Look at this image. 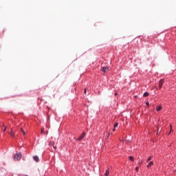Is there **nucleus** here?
<instances>
[{"instance_id": "obj_15", "label": "nucleus", "mask_w": 176, "mask_h": 176, "mask_svg": "<svg viewBox=\"0 0 176 176\" xmlns=\"http://www.w3.org/2000/svg\"><path fill=\"white\" fill-rule=\"evenodd\" d=\"M119 126V123L116 122L114 124V127H118Z\"/></svg>"}, {"instance_id": "obj_20", "label": "nucleus", "mask_w": 176, "mask_h": 176, "mask_svg": "<svg viewBox=\"0 0 176 176\" xmlns=\"http://www.w3.org/2000/svg\"><path fill=\"white\" fill-rule=\"evenodd\" d=\"M138 169H139V168H138V166H137V167L135 168L136 171H138Z\"/></svg>"}, {"instance_id": "obj_1", "label": "nucleus", "mask_w": 176, "mask_h": 176, "mask_svg": "<svg viewBox=\"0 0 176 176\" xmlns=\"http://www.w3.org/2000/svg\"><path fill=\"white\" fill-rule=\"evenodd\" d=\"M23 156V155L21 154V153H17L14 156V160L15 161H19L20 160V159H21V157Z\"/></svg>"}, {"instance_id": "obj_5", "label": "nucleus", "mask_w": 176, "mask_h": 176, "mask_svg": "<svg viewBox=\"0 0 176 176\" xmlns=\"http://www.w3.org/2000/svg\"><path fill=\"white\" fill-rule=\"evenodd\" d=\"M109 67H103L102 69V72H104L105 74V72H107V71H108Z\"/></svg>"}, {"instance_id": "obj_8", "label": "nucleus", "mask_w": 176, "mask_h": 176, "mask_svg": "<svg viewBox=\"0 0 176 176\" xmlns=\"http://www.w3.org/2000/svg\"><path fill=\"white\" fill-rule=\"evenodd\" d=\"M148 96H149V93H148V92H144L143 94L144 97H148Z\"/></svg>"}, {"instance_id": "obj_11", "label": "nucleus", "mask_w": 176, "mask_h": 176, "mask_svg": "<svg viewBox=\"0 0 176 176\" xmlns=\"http://www.w3.org/2000/svg\"><path fill=\"white\" fill-rule=\"evenodd\" d=\"M104 174L106 176H108L109 175V170H107Z\"/></svg>"}, {"instance_id": "obj_17", "label": "nucleus", "mask_w": 176, "mask_h": 176, "mask_svg": "<svg viewBox=\"0 0 176 176\" xmlns=\"http://www.w3.org/2000/svg\"><path fill=\"white\" fill-rule=\"evenodd\" d=\"M45 133V131H43V129L41 130V134H44Z\"/></svg>"}, {"instance_id": "obj_25", "label": "nucleus", "mask_w": 176, "mask_h": 176, "mask_svg": "<svg viewBox=\"0 0 176 176\" xmlns=\"http://www.w3.org/2000/svg\"><path fill=\"white\" fill-rule=\"evenodd\" d=\"M170 130H171V125H170Z\"/></svg>"}, {"instance_id": "obj_12", "label": "nucleus", "mask_w": 176, "mask_h": 176, "mask_svg": "<svg viewBox=\"0 0 176 176\" xmlns=\"http://www.w3.org/2000/svg\"><path fill=\"white\" fill-rule=\"evenodd\" d=\"M162 110V106H159L158 107H157V111H161Z\"/></svg>"}, {"instance_id": "obj_10", "label": "nucleus", "mask_w": 176, "mask_h": 176, "mask_svg": "<svg viewBox=\"0 0 176 176\" xmlns=\"http://www.w3.org/2000/svg\"><path fill=\"white\" fill-rule=\"evenodd\" d=\"M129 160H130L131 162H134V157H133V156H129Z\"/></svg>"}, {"instance_id": "obj_13", "label": "nucleus", "mask_w": 176, "mask_h": 176, "mask_svg": "<svg viewBox=\"0 0 176 176\" xmlns=\"http://www.w3.org/2000/svg\"><path fill=\"white\" fill-rule=\"evenodd\" d=\"M151 160H152V157H148L146 160V162L148 163V162H151Z\"/></svg>"}, {"instance_id": "obj_21", "label": "nucleus", "mask_w": 176, "mask_h": 176, "mask_svg": "<svg viewBox=\"0 0 176 176\" xmlns=\"http://www.w3.org/2000/svg\"><path fill=\"white\" fill-rule=\"evenodd\" d=\"M84 93H85V94H86V93H87V90H86V89H85V90H84Z\"/></svg>"}, {"instance_id": "obj_6", "label": "nucleus", "mask_w": 176, "mask_h": 176, "mask_svg": "<svg viewBox=\"0 0 176 176\" xmlns=\"http://www.w3.org/2000/svg\"><path fill=\"white\" fill-rule=\"evenodd\" d=\"M153 166V161L150 162L146 166L147 168H149V167H152Z\"/></svg>"}, {"instance_id": "obj_2", "label": "nucleus", "mask_w": 176, "mask_h": 176, "mask_svg": "<svg viewBox=\"0 0 176 176\" xmlns=\"http://www.w3.org/2000/svg\"><path fill=\"white\" fill-rule=\"evenodd\" d=\"M85 135H86V133L84 132L82 133L80 137L77 139V141H81L83 138H85Z\"/></svg>"}, {"instance_id": "obj_4", "label": "nucleus", "mask_w": 176, "mask_h": 176, "mask_svg": "<svg viewBox=\"0 0 176 176\" xmlns=\"http://www.w3.org/2000/svg\"><path fill=\"white\" fill-rule=\"evenodd\" d=\"M164 80H160V82H159V87L160 89H162V86H163V83H164Z\"/></svg>"}, {"instance_id": "obj_18", "label": "nucleus", "mask_w": 176, "mask_h": 176, "mask_svg": "<svg viewBox=\"0 0 176 176\" xmlns=\"http://www.w3.org/2000/svg\"><path fill=\"white\" fill-rule=\"evenodd\" d=\"M45 134H46V135H47V134H49V131H45Z\"/></svg>"}, {"instance_id": "obj_3", "label": "nucleus", "mask_w": 176, "mask_h": 176, "mask_svg": "<svg viewBox=\"0 0 176 176\" xmlns=\"http://www.w3.org/2000/svg\"><path fill=\"white\" fill-rule=\"evenodd\" d=\"M33 160H34V162H36V163H38V162H39V157H38V155L34 156Z\"/></svg>"}, {"instance_id": "obj_14", "label": "nucleus", "mask_w": 176, "mask_h": 176, "mask_svg": "<svg viewBox=\"0 0 176 176\" xmlns=\"http://www.w3.org/2000/svg\"><path fill=\"white\" fill-rule=\"evenodd\" d=\"M21 131H22L23 135H25V131H24L22 128L21 129Z\"/></svg>"}, {"instance_id": "obj_16", "label": "nucleus", "mask_w": 176, "mask_h": 176, "mask_svg": "<svg viewBox=\"0 0 176 176\" xmlns=\"http://www.w3.org/2000/svg\"><path fill=\"white\" fill-rule=\"evenodd\" d=\"M53 148L54 149H57V146H54V144H53Z\"/></svg>"}, {"instance_id": "obj_9", "label": "nucleus", "mask_w": 176, "mask_h": 176, "mask_svg": "<svg viewBox=\"0 0 176 176\" xmlns=\"http://www.w3.org/2000/svg\"><path fill=\"white\" fill-rule=\"evenodd\" d=\"M2 127H3V131H4V132L6 131V129H7L6 126H5V124H3Z\"/></svg>"}, {"instance_id": "obj_19", "label": "nucleus", "mask_w": 176, "mask_h": 176, "mask_svg": "<svg viewBox=\"0 0 176 176\" xmlns=\"http://www.w3.org/2000/svg\"><path fill=\"white\" fill-rule=\"evenodd\" d=\"M146 104L148 107V105H149V102H146Z\"/></svg>"}, {"instance_id": "obj_7", "label": "nucleus", "mask_w": 176, "mask_h": 176, "mask_svg": "<svg viewBox=\"0 0 176 176\" xmlns=\"http://www.w3.org/2000/svg\"><path fill=\"white\" fill-rule=\"evenodd\" d=\"M10 135H11V137H12L13 138H14V133H13V129H11V132H9Z\"/></svg>"}, {"instance_id": "obj_23", "label": "nucleus", "mask_w": 176, "mask_h": 176, "mask_svg": "<svg viewBox=\"0 0 176 176\" xmlns=\"http://www.w3.org/2000/svg\"><path fill=\"white\" fill-rule=\"evenodd\" d=\"M115 96H118V93H115Z\"/></svg>"}, {"instance_id": "obj_24", "label": "nucleus", "mask_w": 176, "mask_h": 176, "mask_svg": "<svg viewBox=\"0 0 176 176\" xmlns=\"http://www.w3.org/2000/svg\"><path fill=\"white\" fill-rule=\"evenodd\" d=\"M142 163V161L140 162V164Z\"/></svg>"}, {"instance_id": "obj_22", "label": "nucleus", "mask_w": 176, "mask_h": 176, "mask_svg": "<svg viewBox=\"0 0 176 176\" xmlns=\"http://www.w3.org/2000/svg\"><path fill=\"white\" fill-rule=\"evenodd\" d=\"M109 133L108 134V135L106 136V138H109Z\"/></svg>"}]
</instances>
